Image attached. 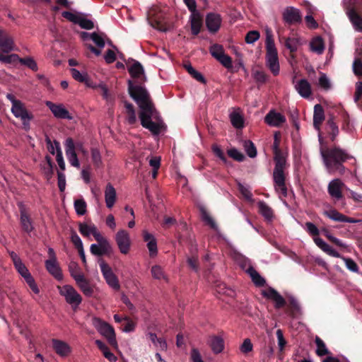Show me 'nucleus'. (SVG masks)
Listing matches in <instances>:
<instances>
[{
    "mask_svg": "<svg viewBox=\"0 0 362 362\" xmlns=\"http://www.w3.org/2000/svg\"><path fill=\"white\" fill-rule=\"evenodd\" d=\"M209 343L214 354H220L224 349V341L220 337L213 336L210 337Z\"/></svg>",
    "mask_w": 362,
    "mask_h": 362,
    "instance_id": "30",
    "label": "nucleus"
},
{
    "mask_svg": "<svg viewBox=\"0 0 362 362\" xmlns=\"http://www.w3.org/2000/svg\"><path fill=\"white\" fill-rule=\"evenodd\" d=\"M45 267L47 270L54 276L57 279H62V274L61 269L57 264V259H47L45 262Z\"/></svg>",
    "mask_w": 362,
    "mask_h": 362,
    "instance_id": "27",
    "label": "nucleus"
},
{
    "mask_svg": "<svg viewBox=\"0 0 362 362\" xmlns=\"http://www.w3.org/2000/svg\"><path fill=\"white\" fill-rule=\"evenodd\" d=\"M274 141L273 144V151L274 153V160L275 167L273 172V180L274 182V189L279 194L280 199L287 196V187L286 186V175L284 170L286 169V158L279 149V134H274Z\"/></svg>",
    "mask_w": 362,
    "mask_h": 362,
    "instance_id": "2",
    "label": "nucleus"
},
{
    "mask_svg": "<svg viewBox=\"0 0 362 362\" xmlns=\"http://www.w3.org/2000/svg\"><path fill=\"white\" fill-rule=\"evenodd\" d=\"M0 49L1 52L4 53H9L18 49L13 37L2 29H0Z\"/></svg>",
    "mask_w": 362,
    "mask_h": 362,
    "instance_id": "15",
    "label": "nucleus"
},
{
    "mask_svg": "<svg viewBox=\"0 0 362 362\" xmlns=\"http://www.w3.org/2000/svg\"><path fill=\"white\" fill-rule=\"evenodd\" d=\"M6 98L12 104L11 110L16 118H20L22 121L23 128L25 130L30 129V121L32 119V115L27 111L24 104L11 93L6 95Z\"/></svg>",
    "mask_w": 362,
    "mask_h": 362,
    "instance_id": "6",
    "label": "nucleus"
},
{
    "mask_svg": "<svg viewBox=\"0 0 362 362\" xmlns=\"http://www.w3.org/2000/svg\"><path fill=\"white\" fill-rule=\"evenodd\" d=\"M344 186L339 179H334L329 182L327 187L329 194L334 199L339 200L342 197V189Z\"/></svg>",
    "mask_w": 362,
    "mask_h": 362,
    "instance_id": "16",
    "label": "nucleus"
},
{
    "mask_svg": "<svg viewBox=\"0 0 362 362\" xmlns=\"http://www.w3.org/2000/svg\"><path fill=\"white\" fill-rule=\"evenodd\" d=\"M15 268L18 271V272L21 274V276L25 279L29 287L31 290L35 293L38 294L40 293V289L36 284L35 279L30 274L28 268L23 263V262H20L18 264H15Z\"/></svg>",
    "mask_w": 362,
    "mask_h": 362,
    "instance_id": "14",
    "label": "nucleus"
},
{
    "mask_svg": "<svg viewBox=\"0 0 362 362\" xmlns=\"http://www.w3.org/2000/svg\"><path fill=\"white\" fill-rule=\"evenodd\" d=\"M105 202L108 209H112L117 201V192L115 187L110 183H108L104 192Z\"/></svg>",
    "mask_w": 362,
    "mask_h": 362,
    "instance_id": "22",
    "label": "nucleus"
},
{
    "mask_svg": "<svg viewBox=\"0 0 362 362\" xmlns=\"http://www.w3.org/2000/svg\"><path fill=\"white\" fill-rule=\"evenodd\" d=\"M65 154L69 164L76 168H80L81 164L77 156V152L83 156L88 155V151L81 141L75 142L71 137L66 139L64 143Z\"/></svg>",
    "mask_w": 362,
    "mask_h": 362,
    "instance_id": "4",
    "label": "nucleus"
},
{
    "mask_svg": "<svg viewBox=\"0 0 362 362\" xmlns=\"http://www.w3.org/2000/svg\"><path fill=\"white\" fill-rule=\"evenodd\" d=\"M283 17L284 21L290 24L297 23L301 21L299 10L293 7L286 8L283 13Z\"/></svg>",
    "mask_w": 362,
    "mask_h": 362,
    "instance_id": "20",
    "label": "nucleus"
},
{
    "mask_svg": "<svg viewBox=\"0 0 362 362\" xmlns=\"http://www.w3.org/2000/svg\"><path fill=\"white\" fill-rule=\"evenodd\" d=\"M144 240L147 243V247L151 257H156L158 254L157 242L151 233L144 230L142 232Z\"/></svg>",
    "mask_w": 362,
    "mask_h": 362,
    "instance_id": "18",
    "label": "nucleus"
},
{
    "mask_svg": "<svg viewBox=\"0 0 362 362\" xmlns=\"http://www.w3.org/2000/svg\"><path fill=\"white\" fill-rule=\"evenodd\" d=\"M46 142L49 152L52 155L56 154V161L59 169L64 171L66 170V164L59 142L56 140L52 141L49 139H47Z\"/></svg>",
    "mask_w": 362,
    "mask_h": 362,
    "instance_id": "12",
    "label": "nucleus"
},
{
    "mask_svg": "<svg viewBox=\"0 0 362 362\" xmlns=\"http://www.w3.org/2000/svg\"><path fill=\"white\" fill-rule=\"evenodd\" d=\"M325 119V113L321 105L317 104L314 107L313 125L317 130H320V125Z\"/></svg>",
    "mask_w": 362,
    "mask_h": 362,
    "instance_id": "29",
    "label": "nucleus"
},
{
    "mask_svg": "<svg viewBox=\"0 0 362 362\" xmlns=\"http://www.w3.org/2000/svg\"><path fill=\"white\" fill-rule=\"evenodd\" d=\"M21 223L23 228L27 231L30 232L33 230V225L30 218L24 211L21 214Z\"/></svg>",
    "mask_w": 362,
    "mask_h": 362,
    "instance_id": "47",
    "label": "nucleus"
},
{
    "mask_svg": "<svg viewBox=\"0 0 362 362\" xmlns=\"http://www.w3.org/2000/svg\"><path fill=\"white\" fill-rule=\"evenodd\" d=\"M59 294L63 296L66 302L73 308H76L82 302L80 293L71 285L57 286Z\"/></svg>",
    "mask_w": 362,
    "mask_h": 362,
    "instance_id": "8",
    "label": "nucleus"
},
{
    "mask_svg": "<svg viewBox=\"0 0 362 362\" xmlns=\"http://www.w3.org/2000/svg\"><path fill=\"white\" fill-rule=\"evenodd\" d=\"M294 88L303 98H309L312 95L311 85L306 79H300L296 81Z\"/></svg>",
    "mask_w": 362,
    "mask_h": 362,
    "instance_id": "17",
    "label": "nucleus"
},
{
    "mask_svg": "<svg viewBox=\"0 0 362 362\" xmlns=\"http://www.w3.org/2000/svg\"><path fill=\"white\" fill-rule=\"evenodd\" d=\"M79 231L82 235L88 238H90L91 235H93L95 239L102 235L96 226L93 224L81 223L79 226Z\"/></svg>",
    "mask_w": 362,
    "mask_h": 362,
    "instance_id": "26",
    "label": "nucleus"
},
{
    "mask_svg": "<svg viewBox=\"0 0 362 362\" xmlns=\"http://www.w3.org/2000/svg\"><path fill=\"white\" fill-rule=\"evenodd\" d=\"M99 265L107 285L112 289L118 291L120 288L119 280L111 267L103 259L99 260Z\"/></svg>",
    "mask_w": 362,
    "mask_h": 362,
    "instance_id": "9",
    "label": "nucleus"
},
{
    "mask_svg": "<svg viewBox=\"0 0 362 362\" xmlns=\"http://www.w3.org/2000/svg\"><path fill=\"white\" fill-rule=\"evenodd\" d=\"M232 125L236 129H243L244 127V117L240 108H233L229 115Z\"/></svg>",
    "mask_w": 362,
    "mask_h": 362,
    "instance_id": "19",
    "label": "nucleus"
},
{
    "mask_svg": "<svg viewBox=\"0 0 362 362\" xmlns=\"http://www.w3.org/2000/svg\"><path fill=\"white\" fill-rule=\"evenodd\" d=\"M264 120L269 126L279 127L286 122V117L279 112L269 111L265 116Z\"/></svg>",
    "mask_w": 362,
    "mask_h": 362,
    "instance_id": "21",
    "label": "nucleus"
},
{
    "mask_svg": "<svg viewBox=\"0 0 362 362\" xmlns=\"http://www.w3.org/2000/svg\"><path fill=\"white\" fill-rule=\"evenodd\" d=\"M72 77L77 81L83 83L88 87L95 88L93 83L88 78L86 72H80L78 69L72 68L70 69Z\"/></svg>",
    "mask_w": 362,
    "mask_h": 362,
    "instance_id": "28",
    "label": "nucleus"
},
{
    "mask_svg": "<svg viewBox=\"0 0 362 362\" xmlns=\"http://www.w3.org/2000/svg\"><path fill=\"white\" fill-rule=\"evenodd\" d=\"M92 323L98 332L105 337L112 346L117 347L115 329L110 325L98 317H93Z\"/></svg>",
    "mask_w": 362,
    "mask_h": 362,
    "instance_id": "7",
    "label": "nucleus"
},
{
    "mask_svg": "<svg viewBox=\"0 0 362 362\" xmlns=\"http://www.w3.org/2000/svg\"><path fill=\"white\" fill-rule=\"evenodd\" d=\"M300 45V40L297 37H288L285 41V46L291 52L297 51Z\"/></svg>",
    "mask_w": 362,
    "mask_h": 362,
    "instance_id": "43",
    "label": "nucleus"
},
{
    "mask_svg": "<svg viewBox=\"0 0 362 362\" xmlns=\"http://www.w3.org/2000/svg\"><path fill=\"white\" fill-rule=\"evenodd\" d=\"M253 345L249 339H244L243 344L240 346L242 353L246 354L252 351Z\"/></svg>",
    "mask_w": 362,
    "mask_h": 362,
    "instance_id": "61",
    "label": "nucleus"
},
{
    "mask_svg": "<svg viewBox=\"0 0 362 362\" xmlns=\"http://www.w3.org/2000/svg\"><path fill=\"white\" fill-rule=\"evenodd\" d=\"M131 76L134 78H141L144 75V68L142 65L138 62H134L128 69Z\"/></svg>",
    "mask_w": 362,
    "mask_h": 362,
    "instance_id": "35",
    "label": "nucleus"
},
{
    "mask_svg": "<svg viewBox=\"0 0 362 362\" xmlns=\"http://www.w3.org/2000/svg\"><path fill=\"white\" fill-rule=\"evenodd\" d=\"M124 107L128 122L131 124H134L136 122V115L134 106L128 102H124Z\"/></svg>",
    "mask_w": 362,
    "mask_h": 362,
    "instance_id": "36",
    "label": "nucleus"
},
{
    "mask_svg": "<svg viewBox=\"0 0 362 362\" xmlns=\"http://www.w3.org/2000/svg\"><path fill=\"white\" fill-rule=\"evenodd\" d=\"M310 50L317 54H321L325 50V43L321 37H314L310 42Z\"/></svg>",
    "mask_w": 362,
    "mask_h": 362,
    "instance_id": "32",
    "label": "nucleus"
},
{
    "mask_svg": "<svg viewBox=\"0 0 362 362\" xmlns=\"http://www.w3.org/2000/svg\"><path fill=\"white\" fill-rule=\"evenodd\" d=\"M320 154L327 170L331 174L337 171L343 173L344 167L342 163L351 158L346 151L337 147L327 149L322 148Z\"/></svg>",
    "mask_w": 362,
    "mask_h": 362,
    "instance_id": "3",
    "label": "nucleus"
},
{
    "mask_svg": "<svg viewBox=\"0 0 362 362\" xmlns=\"http://www.w3.org/2000/svg\"><path fill=\"white\" fill-rule=\"evenodd\" d=\"M341 259L344 262L345 265L349 270H350L351 272H355V273L358 272V267L352 259L346 258V257H341Z\"/></svg>",
    "mask_w": 362,
    "mask_h": 362,
    "instance_id": "59",
    "label": "nucleus"
},
{
    "mask_svg": "<svg viewBox=\"0 0 362 362\" xmlns=\"http://www.w3.org/2000/svg\"><path fill=\"white\" fill-rule=\"evenodd\" d=\"M76 285L86 297H92L94 294V286L84 276L76 281Z\"/></svg>",
    "mask_w": 362,
    "mask_h": 362,
    "instance_id": "25",
    "label": "nucleus"
},
{
    "mask_svg": "<svg viewBox=\"0 0 362 362\" xmlns=\"http://www.w3.org/2000/svg\"><path fill=\"white\" fill-rule=\"evenodd\" d=\"M228 154L230 157L238 161H243L245 158L244 155L236 148H231L228 150Z\"/></svg>",
    "mask_w": 362,
    "mask_h": 362,
    "instance_id": "62",
    "label": "nucleus"
},
{
    "mask_svg": "<svg viewBox=\"0 0 362 362\" xmlns=\"http://www.w3.org/2000/svg\"><path fill=\"white\" fill-rule=\"evenodd\" d=\"M346 14L353 24L354 28L358 30H362V18L353 9L347 11Z\"/></svg>",
    "mask_w": 362,
    "mask_h": 362,
    "instance_id": "33",
    "label": "nucleus"
},
{
    "mask_svg": "<svg viewBox=\"0 0 362 362\" xmlns=\"http://www.w3.org/2000/svg\"><path fill=\"white\" fill-rule=\"evenodd\" d=\"M319 86L325 90H328L331 86L329 80L325 74H321L319 78Z\"/></svg>",
    "mask_w": 362,
    "mask_h": 362,
    "instance_id": "64",
    "label": "nucleus"
},
{
    "mask_svg": "<svg viewBox=\"0 0 362 362\" xmlns=\"http://www.w3.org/2000/svg\"><path fill=\"white\" fill-rule=\"evenodd\" d=\"M258 208L259 213L268 221H271L273 218V211L272 209L264 202H259L258 203Z\"/></svg>",
    "mask_w": 362,
    "mask_h": 362,
    "instance_id": "37",
    "label": "nucleus"
},
{
    "mask_svg": "<svg viewBox=\"0 0 362 362\" xmlns=\"http://www.w3.org/2000/svg\"><path fill=\"white\" fill-rule=\"evenodd\" d=\"M201 216L202 220L209 226H210L211 228L214 229H216L217 226L216 224L213 219V218L209 215V214L206 211V210L204 208H201Z\"/></svg>",
    "mask_w": 362,
    "mask_h": 362,
    "instance_id": "46",
    "label": "nucleus"
},
{
    "mask_svg": "<svg viewBox=\"0 0 362 362\" xmlns=\"http://www.w3.org/2000/svg\"><path fill=\"white\" fill-rule=\"evenodd\" d=\"M115 241L119 252L127 255L130 251L131 239L129 233L124 229L119 230L115 234Z\"/></svg>",
    "mask_w": 362,
    "mask_h": 362,
    "instance_id": "10",
    "label": "nucleus"
},
{
    "mask_svg": "<svg viewBox=\"0 0 362 362\" xmlns=\"http://www.w3.org/2000/svg\"><path fill=\"white\" fill-rule=\"evenodd\" d=\"M266 65L271 72L276 76L279 74L280 66L278 52L276 48L272 35L267 32L266 36Z\"/></svg>",
    "mask_w": 362,
    "mask_h": 362,
    "instance_id": "5",
    "label": "nucleus"
},
{
    "mask_svg": "<svg viewBox=\"0 0 362 362\" xmlns=\"http://www.w3.org/2000/svg\"><path fill=\"white\" fill-rule=\"evenodd\" d=\"M210 53L218 60L224 54L223 48L221 45H214L210 47Z\"/></svg>",
    "mask_w": 362,
    "mask_h": 362,
    "instance_id": "56",
    "label": "nucleus"
},
{
    "mask_svg": "<svg viewBox=\"0 0 362 362\" xmlns=\"http://www.w3.org/2000/svg\"><path fill=\"white\" fill-rule=\"evenodd\" d=\"M0 62L5 64H13L20 62V57L16 54L6 55L0 52Z\"/></svg>",
    "mask_w": 362,
    "mask_h": 362,
    "instance_id": "42",
    "label": "nucleus"
},
{
    "mask_svg": "<svg viewBox=\"0 0 362 362\" xmlns=\"http://www.w3.org/2000/svg\"><path fill=\"white\" fill-rule=\"evenodd\" d=\"M98 244H92L90 247V252L96 256L107 255L112 251V247L106 238L103 235L95 239Z\"/></svg>",
    "mask_w": 362,
    "mask_h": 362,
    "instance_id": "11",
    "label": "nucleus"
},
{
    "mask_svg": "<svg viewBox=\"0 0 362 362\" xmlns=\"http://www.w3.org/2000/svg\"><path fill=\"white\" fill-rule=\"evenodd\" d=\"M233 259L234 261L243 269H245L247 272L249 270V268H252V267L250 265V262L249 259L243 256V255L238 252H234L233 255Z\"/></svg>",
    "mask_w": 362,
    "mask_h": 362,
    "instance_id": "34",
    "label": "nucleus"
},
{
    "mask_svg": "<svg viewBox=\"0 0 362 362\" xmlns=\"http://www.w3.org/2000/svg\"><path fill=\"white\" fill-rule=\"evenodd\" d=\"M185 68L186 69V70L188 71V73L193 77L196 80H197L198 81H200V82H204L205 80H204V76L202 75V74H200L199 72H198L197 71H196L193 67L190 64H185Z\"/></svg>",
    "mask_w": 362,
    "mask_h": 362,
    "instance_id": "51",
    "label": "nucleus"
},
{
    "mask_svg": "<svg viewBox=\"0 0 362 362\" xmlns=\"http://www.w3.org/2000/svg\"><path fill=\"white\" fill-rule=\"evenodd\" d=\"M244 148L247 154V156L250 158H255L257 156V150L254 145V144L250 141L246 140L243 142Z\"/></svg>",
    "mask_w": 362,
    "mask_h": 362,
    "instance_id": "48",
    "label": "nucleus"
},
{
    "mask_svg": "<svg viewBox=\"0 0 362 362\" xmlns=\"http://www.w3.org/2000/svg\"><path fill=\"white\" fill-rule=\"evenodd\" d=\"M100 49L105 47V42L104 37L99 33H93V35L91 40Z\"/></svg>",
    "mask_w": 362,
    "mask_h": 362,
    "instance_id": "60",
    "label": "nucleus"
},
{
    "mask_svg": "<svg viewBox=\"0 0 362 362\" xmlns=\"http://www.w3.org/2000/svg\"><path fill=\"white\" fill-rule=\"evenodd\" d=\"M248 274L250 276L254 284L258 286H264L265 284V280L259 275V274L253 268H249L247 272Z\"/></svg>",
    "mask_w": 362,
    "mask_h": 362,
    "instance_id": "39",
    "label": "nucleus"
},
{
    "mask_svg": "<svg viewBox=\"0 0 362 362\" xmlns=\"http://www.w3.org/2000/svg\"><path fill=\"white\" fill-rule=\"evenodd\" d=\"M313 240L316 245L320 247L323 252H326L327 255L330 252L331 250L333 248L327 243H325L322 238L319 237H315L313 238Z\"/></svg>",
    "mask_w": 362,
    "mask_h": 362,
    "instance_id": "53",
    "label": "nucleus"
},
{
    "mask_svg": "<svg viewBox=\"0 0 362 362\" xmlns=\"http://www.w3.org/2000/svg\"><path fill=\"white\" fill-rule=\"evenodd\" d=\"M151 273L153 279L157 280L168 281V278L163 269L159 265H154L151 267Z\"/></svg>",
    "mask_w": 362,
    "mask_h": 362,
    "instance_id": "38",
    "label": "nucleus"
},
{
    "mask_svg": "<svg viewBox=\"0 0 362 362\" xmlns=\"http://www.w3.org/2000/svg\"><path fill=\"white\" fill-rule=\"evenodd\" d=\"M129 92L139 107V119L142 127L148 129L152 134L158 135L163 127V121L146 88L141 86H133L129 82Z\"/></svg>",
    "mask_w": 362,
    "mask_h": 362,
    "instance_id": "1",
    "label": "nucleus"
},
{
    "mask_svg": "<svg viewBox=\"0 0 362 362\" xmlns=\"http://www.w3.org/2000/svg\"><path fill=\"white\" fill-rule=\"evenodd\" d=\"M201 216L202 220L209 226H210L211 228L214 229H216L217 226L216 224L213 219V218L209 215V214L206 211V210L204 208H201Z\"/></svg>",
    "mask_w": 362,
    "mask_h": 362,
    "instance_id": "45",
    "label": "nucleus"
},
{
    "mask_svg": "<svg viewBox=\"0 0 362 362\" xmlns=\"http://www.w3.org/2000/svg\"><path fill=\"white\" fill-rule=\"evenodd\" d=\"M19 62L34 71H37V64L33 57L20 58Z\"/></svg>",
    "mask_w": 362,
    "mask_h": 362,
    "instance_id": "52",
    "label": "nucleus"
},
{
    "mask_svg": "<svg viewBox=\"0 0 362 362\" xmlns=\"http://www.w3.org/2000/svg\"><path fill=\"white\" fill-rule=\"evenodd\" d=\"M221 23V16L216 13H209L206 18V27L211 32H216Z\"/></svg>",
    "mask_w": 362,
    "mask_h": 362,
    "instance_id": "24",
    "label": "nucleus"
},
{
    "mask_svg": "<svg viewBox=\"0 0 362 362\" xmlns=\"http://www.w3.org/2000/svg\"><path fill=\"white\" fill-rule=\"evenodd\" d=\"M260 37L259 33L257 30H252L247 33L245 36V42L247 44H253L259 40Z\"/></svg>",
    "mask_w": 362,
    "mask_h": 362,
    "instance_id": "58",
    "label": "nucleus"
},
{
    "mask_svg": "<svg viewBox=\"0 0 362 362\" xmlns=\"http://www.w3.org/2000/svg\"><path fill=\"white\" fill-rule=\"evenodd\" d=\"M324 214L330 218L332 221L337 222H344L345 215L338 212L335 209H330L329 211H325Z\"/></svg>",
    "mask_w": 362,
    "mask_h": 362,
    "instance_id": "41",
    "label": "nucleus"
},
{
    "mask_svg": "<svg viewBox=\"0 0 362 362\" xmlns=\"http://www.w3.org/2000/svg\"><path fill=\"white\" fill-rule=\"evenodd\" d=\"M57 183L60 192H63L66 188V176L64 171H57Z\"/></svg>",
    "mask_w": 362,
    "mask_h": 362,
    "instance_id": "57",
    "label": "nucleus"
},
{
    "mask_svg": "<svg viewBox=\"0 0 362 362\" xmlns=\"http://www.w3.org/2000/svg\"><path fill=\"white\" fill-rule=\"evenodd\" d=\"M76 24H78L83 29L90 30L93 28L94 24L92 21L80 16Z\"/></svg>",
    "mask_w": 362,
    "mask_h": 362,
    "instance_id": "54",
    "label": "nucleus"
},
{
    "mask_svg": "<svg viewBox=\"0 0 362 362\" xmlns=\"http://www.w3.org/2000/svg\"><path fill=\"white\" fill-rule=\"evenodd\" d=\"M315 343L317 345L316 354L322 356L328 354V349H327L323 341L318 337L315 338Z\"/></svg>",
    "mask_w": 362,
    "mask_h": 362,
    "instance_id": "49",
    "label": "nucleus"
},
{
    "mask_svg": "<svg viewBox=\"0 0 362 362\" xmlns=\"http://www.w3.org/2000/svg\"><path fill=\"white\" fill-rule=\"evenodd\" d=\"M52 346L55 352L60 356H67L71 351L70 346L65 341L52 339Z\"/></svg>",
    "mask_w": 362,
    "mask_h": 362,
    "instance_id": "23",
    "label": "nucleus"
},
{
    "mask_svg": "<svg viewBox=\"0 0 362 362\" xmlns=\"http://www.w3.org/2000/svg\"><path fill=\"white\" fill-rule=\"evenodd\" d=\"M87 205L83 199H78L74 202V209L78 215L83 216L86 213Z\"/></svg>",
    "mask_w": 362,
    "mask_h": 362,
    "instance_id": "44",
    "label": "nucleus"
},
{
    "mask_svg": "<svg viewBox=\"0 0 362 362\" xmlns=\"http://www.w3.org/2000/svg\"><path fill=\"white\" fill-rule=\"evenodd\" d=\"M69 272L71 276L73 277V279L75 280V281H77L81 278L84 276V274L81 272V269L78 266L77 264L72 262L69 264Z\"/></svg>",
    "mask_w": 362,
    "mask_h": 362,
    "instance_id": "40",
    "label": "nucleus"
},
{
    "mask_svg": "<svg viewBox=\"0 0 362 362\" xmlns=\"http://www.w3.org/2000/svg\"><path fill=\"white\" fill-rule=\"evenodd\" d=\"M46 105L54 117L61 119L72 120L74 119L73 115L69 112L65 106L62 103H54L51 101H47Z\"/></svg>",
    "mask_w": 362,
    "mask_h": 362,
    "instance_id": "13",
    "label": "nucleus"
},
{
    "mask_svg": "<svg viewBox=\"0 0 362 362\" xmlns=\"http://www.w3.org/2000/svg\"><path fill=\"white\" fill-rule=\"evenodd\" d=\"M45 161L46 163L44 164L43 168H44V173L47 175V177H51L53 173V163L52 161V159L50 156H45Z\"/></svg>",
    "mask_w": 362,
    "mask_h": 362,
    "instance_id": "55",
    "label": "nucleus"
},
{
    "mask_svg": "<svg viewBox=\"0 0 362 362\" xmlns=\"http://www.w3.org/2000/svg\"><path fill=\"white\" fill-rule=\"evenodd\" d=\"M191 30L193 35H197L200 32L202 22L199 13L196 12L192 13L190 16Z\"/></svg>",
    "mask_w": 362,
    "mask_h": 362,
    "instance_id": "31",
    "label": "nucleus"
},
{
    "mask_svg": "<svg viewBox=\"0 0 362 362\" xmlns=\"http://www.w3.org/2000/svg\"><path fill=\"white\" fill-rule=\"evenodd\" d=\"M91 158L93 164L96 167H100L102 165V157L100 151L97 148H91Z\"/></svg>",
    "mask_w": 362,
    "mask_h": 362,
    "instance_id": "50",
    "label": "nucleus"
},
{
    "mask_svg": "<svg viewBox=\"0 0 362 362\" xmlns=\"http://www.w3.org/2000/svg\"><path fill=\"white\" fill-rule=\"evenodd\" d=\"M218 61L227 69H230L232 67V59L230 57L225 53L218 59Z\"/></svg>",
    "mask_w": 362,
    "mask_h": 362,
    "instance_id": "63",
    "label": "nucleus"
}]
</instances>
